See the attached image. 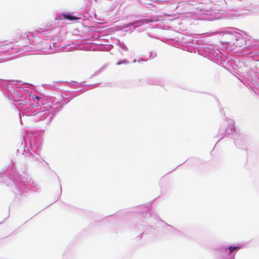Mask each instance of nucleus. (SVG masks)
Listing matches in <instances>:
<instances>
[{"mask_svg": "<svg viewBox=\"0 0 259 259\" xmlns=\"http://www.w3.org/2000/svg\"><path fill=\"white\" fill-rule=\"evenodd\" d=\"M18 36H21V35L20 34H18Z\"/></svg>", "mask_w": 259, "mask_h": 259, "instance_id": "obj_6", "label": "nucleus"}, {"mask_svg": "<svg viewBox=\"0 0 259 259\" xmlns=\"http://www.w3.org/2000/svg\"><path fill=\"white\" fill-rule=\"evenodd\" d=\"M153 20H148V19H144L142 20V22L143 24L148 23L149 22H153Z\"/></svg>", "mask_w": 259, "mask_h": 259, "instance_id": "obj_4", "label": "nucleus"}, {"mask_svg": "<svg viewBox=\"0 0 259 259\" xmlns=\"http://www.w3.org/2000/svg\"><path fill=\"white\" fill-rule=\"evenodd\" d=\"M33 98L34 101V99H36L37 101H38L40 99V98L37 96H33Z\"/></svg>", "mask_w": 259, "mask_h": 259, "instance_id": "obj_5", "label": "nucleus"}, {"mask_svg": "<svg viewBox=\"0 0 259 259\" xmlns=\"http://www.w3.org/2000/svg\"><path fill=\"white\" fill-rule=\"evenodd\" d=\"M65 18L70 20H75L79 19V18L74 16H71L68 15H65Z\"/></svg>", "mask_w": 259, "mask_h": 259, "instance_id": "obj_2", "label": "nucleus"}, {"mask_svg": "<svg viewBox=\"0 0 259 259\" xmlns=\"http://www.w3.org/2000/svg\"><path fill=\"white\" fill-rule=\"evenodd\" d=\"M213 2V5L215 6L214 10L220 11L226 5L225 0H214Z\"/></svg>", "mask_w": 259, "mask_h": 259, "instance_id": "obj_1", "label": "nucleus"}, {"mask_svg": "<svg viewBox=\"0 0 259 259\" xmlns=\"http://www.w3.org/2000/svg\"><path fill=\"white\" fill-rule=\"evenodd\" d=\"M238 248V247L232 246H230L229 247V253H232L235 249H237Z\"/></svg>", "mask_w": 259, "mask_h": 259, "instance_id": "obj_3", "label": "nucleus"}]
</instances>
